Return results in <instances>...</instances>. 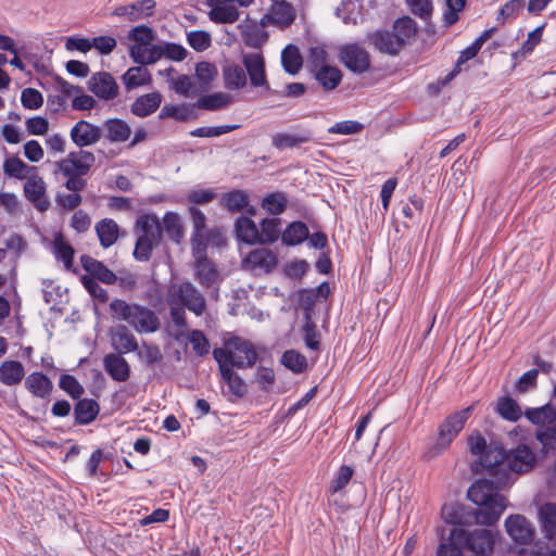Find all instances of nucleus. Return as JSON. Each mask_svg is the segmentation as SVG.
I'll list each match as a JSON object with an SVG mask.
<instances>
[{
	"mask_svg": "<svg viewBox=\"0 0 556 556\" xmlns=\"http://www.w3.org/2000/svg\"><path fill=\"white\" fill-rule=\"evenodd\" d=\"M225 88L228 90H240L247 85V73L238 64H228L223 68Z\"/></svg>",
	"mask_w": 556,
	"mask_h": 556,
	"instance_id": "f704fd0d",
	"label": "nucleus"
},
{
	"mask_svg": "<svg viewBox=\"0 0 556 556\" xmlns=\"http://www.w3.org/2000/svg\"><path fill=\"white\" fill-rule=\"evenodd\" d=\"M96 162V156L91 151L78 150L70 152L66 157L55 163L58 170L62 175H87Z\"/></svg>",
	"mask_w": 556,
	"mask_h": 556,
	"instance_id": "9b49d317",
	"label": "nucleus"
},
{
	"mask_svg": "<svg viewBox=\"0 0 556 556\" xmlns=\"http://www.w3.org/2000/svg\"><path fill=\"white\" fill-rule=\"evenodd\" d=\"M281 64L290 75H296L303 66V58L295 45H288L281 52Z\"/></svg>",
	"mask_w": 556,
	"mask_h": 556,
	"instance_id": "ea45409f",
	"label": "nucleus"
},
{
	"mask_svg": "<svg viewBox=\"0 0 556 556\" xmlns=\"http://www.w3.org/2000/svg\"><path fill=\"white\" fill-rule=\"evenodd\" d=\"M96 233L102 248L112 247L119 238V227L112 218H103L94 226Z\"/></svg>",
	"mask_w": 556,
	"mask_h": 556,
	"instance_id": "2f4dec72",
	"label": "nucleus"
},
{
	"mask_svg": "<svg viewBox=\"0 0 556 556\" xmlns=\"http://www.w3.org/2000/svg\"><path fill=\"white\" fill-rule=\"evenodd\" d=\"M162 100L163 97L159 91L142 94L131 103L130 112L141 118L150 116L160 108Z\"/></svg>",
	"mask_w": 556,
	"mask_h": 556,
	"instance_id": "393cba45",
	"label": "nucleus"
},
{
	"mask_svg": "<svg viewBox=\"0 0 556 556\" xmlns=\"http://www.w3.org/2000/svg\"><path fill=\"white\" fill-rule=\"evenodd\" d=\"M526 418L535 426L534 437L547 454L556 450V408L549 404L530 407L525 412Z\"/></svg>",
	"mask_w": 556,
	"mask_h": 556,
	"instance_id": "20e7f679",
	"label": "nucleus"
},
{
	"mask_svg": "<svg viewBox=\"0 0 556 556\" xmlns=\"http://www.w3.org/2000/svg\"><path fill=\"white\" fill-rule=\"evenodd\" d=\"M473 409L470 405L464 409L450 414L439 426L438 437L426 451L425 456L428 459L435 458L443 454L455 440V438L464 429L466 421L469 419Z\"/></svg>",
	"mask_w": 556,
	"mask_h": 556,
	"instance_id": "39448f33",
	"label": "nucleus"
},
{
	"mask_svg": "<svg viewBox=\"0 0 556 556\" xmlns=\"http://www.w3.org/2000/svg\"><path fill=\"white\" fill-rule=\"evenodd\" d=\"M243 65L253 87H264L266 90L269 89L265 73V62L261 53L253 52L245 54L243 56Z\"/></svg>",
	"mask_w": 556,
	"mask_h": 556,
	"instance_id": "aec40b11",
	"label": "nucleus"
},
{
	"mask_svg": "<svg viewBox=\"0 0 556 556\" xmlns=\"http://www.w3.org/2000/svg\"><path fill=\"white\" fill-rule=\"evenodd\" d=\"M188 45L198 52L206 50L211 43V35L205 30H191L187 34Z\"/></svg>",
	"mask_w": 556,
	"mask_h": 556,
	"instance_id": "13d9d810",
	"label": "nucleus"
},
{
	"mask_svg": "<svg viewBox=\"0 0 556 556\" xmlns=\"http://www.w3.org/2000/svg\"><path fill=\"white\" fill-rule=\"evenodd\" d=\"M236 235L240 241H243L248 244L260 243V230L255 223L247 217L240 216L236 220Z\"/></svg>",
	"mask_w": 556,
	"mask_h": 556,
	"instance_id": "c9c22d12",
	"label": "nucleus"
},
{
	"mask_svg": "<svg viewBox=\"0 0 556 556\" xmlns=\"http://www.w3.org/2000/svg\"><path fill=\"white\" fill-rule=\"evenodd\" d=\"M506 457L508 472L518 475L531 471L538 464L535 452L526 443H520L507 452Z\"/></svg>",
	"mask_w": 556,
	"mask_h": 556,
	"instance_id": "ddd939ff",
	"label": "nucleus"
},
{
	"mask_svg": "<svg viewBox=\"0 0 556 556\" xmlns=\"http://www.w3.org/2000/svg\"><path fill=\"white\" fill-rule=\"evenodd\" d=\"M52 253L58 261L63 263L66 270H73L75 250L62 235L53 239Z\"/></svg>",
	"mask_w": 556,
	"mask_h": 556,
	"instance_id": "4c0bfd02",
	"label": "nucleus"
},
{
	"mask_svg": "<svg viewBox=\"0 0 556 556\" xmlns=\"http://www.w3.org/2000/svg\"><path fill=\"white\" fill-rule=\"evenodd\" d=\"M103 367L110 377L118 382L129 379L130 366L123 354L110 353L103 358Z\"/></svg>",
	"mask_w": 556,
	"mask_h": 556,
	"instance_id": "b1692460",
	"label": "nucleus"
},
{
	"mask_svg": "<svg viewBox=\"0 0 556 556\" xmlns=\"http://www.w3.org/2000/svg\"><path fill=\"white\" fill-rule=\"evenodd\" d=\"M112 317L127 323L138 333H153L160 329V319L154 311L138 303L115 299L110 303Z\"/></svg>",
	"mask_w": 556,
	"mask_h": 556,
	"instance_id": "f03ea898",
	"label": "nucleus"
},
{
	"mask_svg": "<svg viewBox=\"0 0 556 556\" xmlns=\"http://www.w3.org/2000/svg\"><path fill=\"white\" fill-rule=\"evenodd\" d=\"M314 76L326 91L336 89L342 80L341 71L331 65L317 70L314 72Z\"/></svg>",
	"mask_w": 556,
	"mask_h": 556,
	"instance_id": "79ce46f5",
	"label": "nucleus"
},
{
	"mask_svg": "<svg viewBox=\"0 0 556 556\" xmlns=\"http://www.w3.org/2000/svg\"><path fill=\"white\" fill-rule=\"evenodd\" d=\"M100 406L97 401L91 399H79L74 406L75 422L77 425H89L98 416Z\"/></svg>",
	"mask_w": 556,
	"mask_h": 556,
	"instance_id": "473e14b6",
	"label": "nucleus"
},
{
	"mask_svg": "<svg viewBox=\"0 0 556 556\" xmlns=\"http://www.w3.org/2000/svg\"><path fill=\"white\" fill-rule=\"evenodd\" d=\"M222 380L228 386V392L236 399H241L248 393V383L228 365H218Z\"/></svg>",
	"mask_w": 556,
	"mask_h": 556,
	"instance_id": "cd10ccee",
	"label": "nucleus"
},
{
	"mask_svg": "<svg viewBox=\"0 0 556 556\" xmlns=\"http://www.w3.org/2000/svg\"><path fill=\"white\" fill-rule=\"evenodd\" d=\"M24 193L40 212L47 211L50 202L46 197V184L41 177L34 175L27 178L24 185Z\"/></svg>",
	"mask_w": 556,
	"mask_h": 556,
	"instance_id": "412c9836",
	"label": "nucleus"
},
{
	"mask_svg": "<svg viewBox=\"0 0 556 556\" xmlns=\"http://www.w3.org/2000/svg\"><path fill=\"white\" fill-rule=\"evenodd\" d=\"M340 62L351 72L363 74L370 67V55L366 49L358 43H348L340 48Z\"/></svg>",
	"mask_w": 556,
	"mask_h": 556,
	"instance_id": "f8f14e48",
	"label": "nucleus"
},
{
	"mask_svg": "<svg viewBox=\"0 0 556 556\" xmlns=\"http://www.w3.org/2000/svg\"><path fill=\"white\" fill-rule=\"evenodd\" d=\"M232 102V97L226 92H215L203 96L198 100V108L206 111H217L227 108Z\"/></svg>",
	"mask_w": 556,
	"mask_h": 556,
	"instance_id": "c03bdc74",
	"label": "nucleus"
},
{
	"mask_svg": "<svg viewBox=\"0 0 556 556\" xmlns=\"http://www.w3.org/2000/svg\"><path fill=\"white\" fill-rule=\"evenodd\" d=\"M151 52L149 65L156 63L162 58L174 62H181L188 55V50L182 45L168 41L157 45L156 48H152Z\"/></svg>",
	"mask_w": 556,
	"mask_h": 556,
	"instance_id": "5701e85b",
	"label": "nucleus"
},
{
	"mask_svg": "<svg viewBox=\"0 0 556 556\" xmlns=\"http://www.w3.org/2000/svg\"><path fill=\"white\" fill-rule=\"evenodd\" d=\"M496 412L502 418L508 421H517L522 416L520 406L514 399L509 396L498 399Z\"/></svg>",
	"mask_w": 556,
	"mask_h": 556,
	"instance_id": "49530a36",
	"label": "nucleus"
},
{
	"mask_svg": "<svg viewBox=\"0 0 556 556\" xmlns=\"http://www.w3.org/2000/svg\"><path fill=\"white\" fill-rule=\"evenodd\" d=\"M187 339L198 356H204L210 352V342L201 330H191Z\"/></svg>",
	"mask_w": 556,
	"mask_h": 556,
	"instance_id": "bf43d9fd",
	"label": "nucleus"
},
{
	"mask_svg": "<svg viewBox=\"0 0 556 556\" xmlns=\"http://www.w3.org/2000/svg\"><path fill=\"white\" fill-rule=\"evenodd\" d=\"M525 2L523 0H510L498 11L496 20L501 24H505V22L509 18H515L523 9Z\"/></svg>",
	"mask_w": 556,
	"mask_h": 556,
	"instance_id": "e2e57ef3",
	"label": "nucleus"
},
{
	"mask_svg": "<svg viewBox=\"0 0 556 556\" xmlns=\"http://www.w3.org/2000/svg\"><path fill=\"white\" fill-rule=\"evenodd\" d=\"M354 470L349 465H343L339 468L336 477L331 481V492L337 493L348 485L352 479Z\"/></svg>",
	"mask_w": 556,
	"mask_h": 556,
	"instance_id": "69168bd1",
	"label": "nucleus"
},
{
	"mask_svg": "<svg viewBox=\"0 0 556 556\" xmlns=\"http://www.w3.org/2000/svg\"><path fill=\"white\" fill-rule=\"evenodd\" d=\"M136 228L140 231L139 237L160 243L162 238V225L155 214H143L136 220Z\"/></svg>",
	"mask_w": 556,
	"mask_h": 556,
	"instance_id": "bb28decb",
	"label": "nucleus"
},
{
	"mask_svg": "<svg viewBox=\"0 0 556 556\" xmlns=\"http://www.w3.org/2000/svg\"><path fill=\"white\" fill-rule=\"evenodd\" d=\"M166 302L186 307L197 316H201L206 309L204 296L188 281L172 283L167 289Z\"/></svg>",
	"mask_w": 556,
	"mask_h": 556,
	"instance_id": "0eeeda50",
	"label": "nucleus"
},
{
	"mask_svg": "<svg viewBox=\"0 0 556 556\" xmlns=\"http://www.w3.org/2000/svg\"><path fill=\"white\" fill-rule=\"evenodd\" d=\"M156 10L155 0H138L127 4L117 5L112 15L124 17L129 22H138L154 16Z\"/></svg>",
	"mask_w": 556,
	"mask_h": 556,
	"instance_id": "2eb2a0df",
	"label": "nucleus"
},
{
	"mask_svg": "<svg viewBox=\"0 0 556 556\" xmlns=\"http://www.w3.org/2000/svg\"><path fill=\"white\" fill-rule=\"evenodd\" d=\"M109 338L112 349L117 354H127L138 350V341L135 334L125 325L112 327Z\"/></svg>",
	"mask_w": 556,
	"mask_h": 556,
	"instance_id": "6ab92c4d",
	"label": "nucleus"
},
{
	"mask_svg": "<svg viewBox=\"0 0 556 556\" xmlns=\"http://www.w3.org/2000/svg\"><path fill=\"white\" fill-rule=\"evenodd\" d=\"M505 530L514 543L529 545L533 542L535 530L532 522L523 515H510L505 520Z\"/></svg>",
	"mask_w": 556,
	"mask_h": 556,
	"instance_id": "4468645a",
	"label": "nucleus"
},
{
	"mask_svg": "<svg viewBox=\"0 0 556 556\" xmlns=\"http://www.w3.org/2000/svg\"><path fill=\"white\" fill-rule=\"evenodd\" d=\"M25 388L36 397L47 399L50 396L53 383L42 372H31L25 379Z\"/></svg>",
	"mask_w": 556,
	"mask_h": 556,
	"instance_id": "7c9ffc66",
	"label": "nucleus"
},
{
	"mask_svg": "<svg viewBox=\"0 0 556 556\" xmlns=\"http://www.w3.org/2000/svg\"><path fill=\"white\" fill-rule=\"evenodd\" d=\"M465 0H446V9L443 13L445 26H451L458 21V13L465 8Z\"/></svg>",
	"mask_w": 556,
	"mask_h": 556,
	"instance_id": "338daca9",
	"label": "nucleus"
},
{
	"mask_svg": "<svg viewBox=\"0 0 556 556\" xmlns=\"http://www.w3.org/2000/svg\"><path fill=\"white\" fill-rule=\"evenodd\" d=\"M451 538L462 539L463 546L476 556H490L501 539V533L497 530L484 528L473 530L454 528L451 530Z\"/></svg>",
	"mask_w": 556,
	"mask_h": 556,
	"instance_id": "423d86ee",
	"label": "nucleus"
},
{
	"mask_svg": "<svg viewBox=\"0 0 556 556\" xmlns=\"http://www.w3.org/2000/svg\"><path fill=\"white\" fill-rule=\"evenodd\" d=\"M59 387L75 400L80 399L85 392L84 387L78 382V380L68 374L61 375Z\"/></svg>",
	"mask_w": 556,
	"mask_h": 556,
	"instance_id": "4d7b16f0",
	"label": "nucleus"
},
{
	"mask_svg": "<svg viewBox=\"0 0 556 556\" xmlns=\"http://www.w3.org/2000/svg\"><path fill=\"white\" fill-rule=\"evenodd\" d=\"M25 376V369L18 361H4L0 364V382L12 387L18 384Z\"/></svg>",
	"mask_w": 556,
	"mask_h": 556,
	"instance_id": "72a5a7b5",
	"label": "nucleus"
},
{
	"mask_svg": "<svg viewBox=\"0 0 556 556\" xmlns=\"http://www.w3.org/2000/svg\"><path fill=\"white\" fill-rule=\"evenodd\" d=\"M233 2L235 0H206V5L211 9L208 12L210 20L218 24L237 22L239 11Z\"/></svg>",
	"mask_w": 556,
	"mask_h": 556,
	"instance_id": "a211bd4d",
	"label": "nucleus"
},
{
	"mask_svg": "<svg viewBox=\"0 0 556 556\" xmlns=\"http://www.w3.org/2000/svg\"><path fill=\"white\" fill-rule=\"evenodd\" d=\"M213 356L218 365H228L240 369L252 368L258 359L254 344L240 337L229 338L224 348L214 349Z\"/></svg>",
	"mask_w": 556,
	"mask_h": 556,
	"instance_id": "7ed1b4c3",
	"label": "nucleus"
},
{
	"mask_svg": "<svg viewBox=\"0 0 556 556\" xmlns=\"http://www.w3.org/2000/svg\"><path fill=\"white\" fill-rule=\"evenodd\" d=\"M222 205L230 212H240L249 205V195L243 190H235L225 193L222 198Z\"/></svg>",
	"mask_w": 556,
	"mask_h": 556,
	"instance_id": "de8ad7c7",
	"label": "nucleus"
},
{
	"mask_svg": "<svg viewBox=\"0 0 556 556\" xmlns=\"http://www.w3.org/2000/svg\"><path fill=\"white\" fill-rule=\"evenodd\" d=\"M137 354L139 359L148 366L155 365L163 358L162 352L156 344L146 342L141 346L138 345Z\"/></svg>",
	"mask_w": 556,
	"mask_h": 556,
	"instance_id": "6e6d98bb",
	"label": "nucleus"
},
{
	"mask_svg": "<svg viewBox=\"0 0 556 556\" xmlns=\"http://www.w3.org/2000/svg\"><path fill=\"white\" fill-rule=\"evenodd\" d=\"M73 143L80 149L99 142L102 137V128L88 121H78L70 131Z\"/></svg>",
	"mask_w": 556,
	"mask_h": 556,
	"instance_id": "dca6fc26",
	"label": "nucleus"
},
{
	"mask_svg": "<svg viewBox=\"0 0 556 556\" xmlns=\"http://www.w3.org/2000/svg\"><path fill=\"white\" fill-rule=\"evenodd\" d=\"M127 38L134 43L129 47V56L136 64L149 65L150 53L152 48L157 45L153 43L156 33L148 25L141 24L132 27Z\"/></svg>",
	"mask_w": 556,
	"mask_h": 556,
	"instance_id": "6e6552de",
	"label": "nucleus"
},
{
	"mask_svg": "<svg viewBox=\"0 0 556 556\" xmlns=\"http://www.w3.org/2000/svg\"><path fill=\"white\" fill-rule=\"evenodd\" d=\"M280 235V219L265 218L261 223L260 243H273Z\"/></svg>",
	"mask_w": 556,
	"mask_h": 556,
	"instance_id": "09e8293b",
	"label": "nucleus"
},
{
	"mask_svg": "<svg viewBox=\"0 0 556 556\" xmlns=\"http://www.w3.org/2000/svg\"><path fill=\"white\" fill-rule=\"evenodd\" d=\"M21 102L25 109L37 110L43 104V97L37 89L25 88L21 94Z\"/></svg>",
	"mask_w": 556,
	"mask_h": 556,
	"instance_id": "0e129e2a",
	"label": "nucleus"
},
{
	"mask_svg": "<svg viewBox=\"0 0 556 556\" xmlns=\"http://www.w3.org/2000/svg\"><path fill=\"white\" fill-rule=\"evenodd\" d=\"M277 255L269 249L258 248L249 253L244 264L253 270L269 273L277 266Z\"/></svg>",
	"mask_w": 556,
	"mask_h": 556,
	"instance_id": "4be33fe9",
	"label": "nucleus"
},
{
	"mask_svg": "<svg viewBox=\"0 0 556 556\" xmlns=\"http://www.w3.org/2000/svg\"><path fill=\"white\" fill-rule=\"evenodd\" d=\"M416 24L410 17H402L395 21L393 25V34H395L397 40L404 46L408 39L416 34Z\"/></svg>",
	"mask_w": 556,
	"mask_h": 556,
	"instance_id": "603ef678",
	"label": "nucleus"
},
{
	"mask_svg": "<svg viewBox=\"0 0 556 556\" xmlns=\"http://www.w3.org/2000/svg\"><path fill=\"white\" fill-rule=\"evenodd\" d=\"M539 521L545 536L553 539L556 535V504H543L539 508Z\"/></svg>",
	"mask_w": 556,
	"mask_h": 556,
	"instance_id": "a19ab883",
	"label": "nucleus"
},
{
	"mask_svg": "<svg viewBox=\"0 0 556 556\" xmlns=\"http://www.w3.org/2000/svg\"><path fill=\"white\" fill-rule=\"evenodd\" d=\"M170 88L184 97H192L198 93V89L192 78L187 75H178L176 78L168 79Z\"/></svg>",
	"mask_w": 556,
	"mask_h": 556,
	"instance_id": "864d4df0",
	"label": "nucleus"
},
{
	"mask_svg": "<svg viewBox=\"0 0 556 556\" xmlns=\"http://www.w3.org/2000/svg\"><path fill=\"white\" fill-rule=\"evenodd\" d=\"M307 237V226L303 222H293L282 232L281 241L287 245H296L306 240Z\"/></svg>",
	"mask_w": 556,
	"mask_h": 556,
	"instance_id": "a18cd8bd",
	"label": "nucleus"
},
{
	"mask_svg": "<svg viewBox=\"0 0 556 556\" xmlns=\"http://www.w3.org/2000/svg\"><path fill=\"white\" fill-rule=\"evenodd\" d=\"M88 89L98 98L109 101L118 94L115 79L106 72L93 74L88 80Z\"/></svg>",
	"mask_w": 556,
	"mask_h": 556,
	"instance_id": "f3484780",
	"label": "nucleus"
},
{
	"mask_svg": "<svg viewBox=\"0 0 556 556\" xmlns=\"http://www.w3.org/2000/svg\"><path fill=\"white\" fill-rule=\"evenodd\" d=\"M507 452L497 444H490L486 452L480 457V464L485 472L497 479L498 483L508 482L506 457Z\"/></svg>",
	"mask_w": 556,
	"mask_h": 556,
	"instance_id": "1a4fd4ad",
	"label": "nucleus"
},
{
	"mask_svg": "<svg viewBox=\"0 0 556 556\" xmlns=\"http://www.w3.org/2000/svg\"><path fill=\"white\" fill-rule=\"evenodd\" d=\"M369 42L380 52L394 55L401 49L402 45L393 31L377 30L368 36Z\"/></svg>",
	"mask_w": 556,
	"mask_h": 556,
	"instance_id": "a878e982",
	"label": "nucleus"
},
{
	"mask_svg": "<svg viewBox=\"0 0 556 556\" xmlns=\"http://www.w3.org/2000/svg\"><path fill=\"white\" fill-rule=\"evenodd\" d=\"M237 128H238L237 125L203 126V127H199V128L191 130L190 135L192 137H201V138L218 137L224 134L230 132Z\"/></svg>",
	"mask_w": 556,
	"mask_h": 556,
	"instance_id": "052dcab7",
	"label": "nucleus"
},
{
	"mask_svg": "<svg viewBox=\"0 0 556 556\" xmlns=\"http://www.w3.org/2000/svg\"><path fill=\"white\" fill-rule=\"evenodd\" d=\"M288 203V198L283 192H273L267 194L262 201V207L269 214H281Z\"/></svg>",
	"mask_w": 556,
	"mask_h": 556,
	"instance_id": "8fccbe9b",
	"label": "nucleus"
},
{
	"mask_svg": "<svg viewBox=\"0 0 556 556\" xmlns=\"http://www.w3.org/2000/svg\"><path fill=\"white\" fill-rule=\"evenodd\" d=\"M123 83L127 90L151 84L152 76L146 65L130 67L122 76Z\"/></svg>",
	"mask_w": 556,
	"mask_h": 556,
	"instance_id": "e433bc0d",
	"label": "nucleus"
},
{
	"mask_svg": "<svg viewBox=\"0 0 556 556\" xmlns=\"http://www.w3.org/2000/svg\"><path fill=\"white\" fill-rule=\"evenodd\" d=\"M462 539H452L451 533L446 541L439 544L437 548V556H464L462 551Z\"/></svg>",
	"mask_w": 556,
	"mask_h": 556,
	"instance_id": "680f3d73",
	"label": "nucleus"
},
{
	"mask_svg": "<svg viewBox=\"0 0 556 556\" xmlns=\"http://www.w3.org/2000/svg\"><path fill=\"white\" fill-rule=\"evenodd\" d=\"M163 228L167 236L176 241L179 242V240L182 238V227L180 217L177 213L174 212H167L165 213L163 217Z\"/></svg>",
	"mask_w": 556,
	"mask_h": 556,
	"instance_id": "5fc2aeb1",
	"label": "nucleus"
},
{
	"mask_svg": "<svg viewBox=\"0 0 556 556\" xmlns=\"http://www.w3.org/2000/svg\"><path fill=\"white\" fill-rule=\"evenodd\" d=\"M101 128L110 142H126L131 136L130 126L121 118L106 119Z\"/></svg>",
	"mask_w": 556,
	"mask_h": 556,
	"instance_id": "c85d7f7f",
	"label": "nucleus"
},
{
	"mask_svg": "<svg viewBox=\"0 0 556 556\" xmlns=\"http://www.w3.org/2000/svg\"><path fill=\"white\" fill-rule=\"evenodd\" d=\"M505 483H498L488 479L477 480L468 490V498L479 508L473 513L478 525H495L507 507V498L498 492Z\"/></svg>",
	"mask_w": 556,
	"mask_h": 556,
	"instance_id": "f257e3e1",
	"label": "nucleus"
},
{
	"mask_svg": "<svg viewBox=\"0 0 556 556\" xmlns=\"http://www.w3.org/2000/svg\"><path fill=\"white\" fill-rule=\"evenodd\" d=\"M281 364L295 374L303 372L307 367L306 357L295 350H288L281 356Z\"/></svg>",
	"mask_w": 556,
	"mask_h": 556,
	"instance_id": "3c124183",
	"label": "nucleus"
},
{
	"mask_svg": "<svg viewBox=\"0 0 556 556\" xmlns=\"http://www.w3.org/2000/svg\"><path fill=\"white\" fill-rule=\"evenodd\" d=\"M255 381L261 390L269 392L276 381L274 370L268 367H258L255 374Z\"/></svg>",
	"mask_w": 556,
	"mask_h": 556,
	"instance_id": "774afa93",
	"label": "nucleus"
},
{
	"mask_svg": "<svg viewBox=\"0 0 556 556\" xmlns=\"http://www.w3.org/2000/svg\"><path fill=\"white\" fill-rule=\"evenodd\" d=\"M296 18V10L287 0L275 1L270 4L266 14L260 20L262 27L275 26L279 29L290 27Z\"/></svg>",
	"mask_w": 556,
	"mask_h": 556,
	"instance_id": "9d476101",
	"label": "nucleus"
},
{
	"mask_svg": "<svg viewBox=\"0 0 556 556\" xmlns=\"http://www.w3.org/2000/svg\"><path fill=\"white\" fill-rule=\"evenodd\" d=\"M80 262L83 268L91 275L90 277L97 278L98 280L108 285H112L116 281V275L102 262L89 255H83L80 257Z\"/></svg>",
	"mask_w": 556,
	"mask_h": 556,
	"instance_id": "c756f323",
	"label": "nucleus"
},
{
	"mask_svg": "<svg viewBox=\"0 0 556 556\" xmlns=\"http://www.w3.org/2000/svg\"><path fill=\"white\" fill-rule=\"evenodd\" d=\"M195 276L203 287H211L218 280V271L214 264L207 258L195 261Z\"/></svg>",
	"mask_w": 556,
	"mask_h": 556,
	"instance_id": "37998d69",
	"label": "nucleus"
},
{
	"mask_svg": "<svg viewBox=\"0 0 556 556\" xmlns=\"http://www.w3.org/2000/svg\"><path fill=\"white\" fill-rule=\"evenodd\" d=\"M312 139V134L307 130L298 134L278 132L273 136L271 143L275 148L282 150L299 147L309 142Z\"/></svg>",
	"mask_w": 556,
	"mask_h": 556,
	"instance_id": "58836bf2",
	"label": "nucleus"
}]
</instances>
